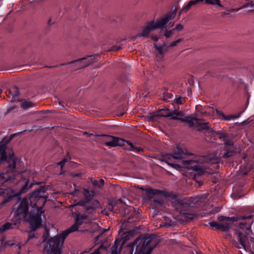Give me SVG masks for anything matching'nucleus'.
Instances as JSON below:
<instances>
[{"label":"nucleus","instance_id":"obj_1","mask_svg":"<svg viewBox=\"0 0 254 254\" xmlns=\"http://www.w3.org/2000/svg\"><path fill=\"white\" fill-rule=\"evenodd\" d=\"M7 163L6 173H0V196L4 199L0 203V209L15 197L27 191L34 184L24 177L25 172L19 170L21 160H0V164Z\"/></svg>","mask_w":254,"mask_h":254},{"label":"nucleus","instance_id":"obj_2","mask_svg":"<svg viewBox=\"0 0 254 254\" xmlns=\"http://www.w3.org/2000/svg\"><path fill=\"white\" fill-rule=\"evenodd\" d=\"M45 192V188L40 187L29 198H23L20 201L15 211L17 216L30 222L33 230H36L41 224L43 207L47 201Z\"/></svg>","mask_w":254,"mask_h":254},{"label":"nucleus","instance_id":"obj_3","mask_svg":"<svg viewBox=\"0 0 254 254\" xmlns=\"http://www.w3.org/2000/svg\"><path fill=\"white\" fill-rule=\"evenodd\" d=\"M218 220L222 223H219L217 230L223 232H227L232 223L237 222L238 227L248 233L251 230L252 224L254 223V215H243L236 217H228L223 216L218 217Z\"/></svg>","mask_w":254,"mask_h":254},{"label":"nucleus","instance_id":"obj_4","mask_svg":"<svg viewBox=\"0 0 254 254\" xmlns=\"http://www.w3.org/2000/svg\"><path fill=\"white\" fill-rule=\"evenodd\" d=\"M158 244L155 235L146 234L137 237L129 246L135 248L134 254H151Z\"/></svg>","mask_w":254,"mask_h":254},{"label":"nucleus","instance_id":"obj_5","mask_svg":"<svg viewBox=\"0 0 254 254\" xmlns=\"http://www.w3.org/2000/svg\"><path fill=\"white\" fill-rule=\"evenodd\" d=\"M165 161V162L172 168L177 170H181L182 168L186 169L188 170H192L195 173L193 175V180L201 186L203 182L199 177L207 173V168L203 166L200 165L197 162L194 161V160H181L182 161L181 164L175 163H170L171 160H160Z\"/></svg>","mask_w":254,"mask_h":254},{"label":"nucleus","instance_id":"obj_6","mask_svg":"<svg viewBox=\"0 0 254 254\" xmlns=\"http://www.w3.org/2000/svg\"><path fill=\"white\" fill-rule=\"evenodd\" d=\"M81 225L76 222L62 234L52 238L47 243L45 251L47 254H61V249L66 237L71 233L77 231Z\"/></svg>","mask_w":254,"mask_h":254},{"label":"nucleus","instance_id":"obj_7","mask_svg":"<svg viewBox=\"0 0 254 254\" xmlns=\"http://www.w3.org/2000/svg\"><path fill=\"white\" fill-rule=\"evenodd\" d=\"M139 189L143 191H145L146 198L150 202V205L151 208L154 209L153 214L158 215L159 209L164 204V197H170V193L166 191L151 188L144 189L142 187H140Z\"/></svg>","mask_w":254,"mask_h":254},{"label":"nucleus","instance_id":"obj_8","mask_svg":"<svg viewBox=\"0 0 254 254\" xmlns=\"http://www.w3.org/2000/svg\"><path fill=\"white\" fill-rule=\"evenodd\" d=\"M203 196L204 195L202 194L195 197H191L190 198L189 201L187 199H176L172 202V206L175 211L179 212L187 219V220H191L193 218V215L191 213L190 204H196L202 202V199L205 198V196Z\"/></svg>","mask_w":254,"mask_h":254},{"label":"nucleus","instance_id":"obj_9","mask_svg":"<svg viewBox=\"0 0 254 254\" xmlns=\"http://www.w3.org/2000/svg\"><path fill=\"white\" fill-rule=\"evenodd\" d=\"M83 195L84 198L83 199L80 200L77 203L74 205H71V207L74 206L78 205L83 207V209L85 210V211L88 213H93L95 211L96 207H97V205L87 206L86 204L90 202L93 198L95 192L93 190H89L87 189H84L83 191Z\"/></svg>","mask_w":254,"mask_h":254},{"label":"nucleus","instance_id":"obj_10","mask_svg":"<svg viewBox=\"0 0 254 254\" xmlns=\"http://www.w3.org/2000/svg\"><path fill=\"white\" fill-rule=\"evenodd\" d=\"M182 122L188 123L190 127L196 128L198 131L208 130L210 128L208 122H204L202 120L190 116L185 117L184 119H182Z\"/></svg>","mask_w":254,"mask_h":254},{"label":"nucleus","instance_id":"obj_11","mask_svg":"<svg viewBox=\"0 0 254 254\" xmlns=\"http://www.w3.org/2000/svg\"><path fill=\"white\" fill-rule=\"evenodd\" d=\"M97 56H90L75 60L69 62L68 64H73L75 70L83 68L93 64L97 61Z\"/></svg>","mask_w":254,"mask_h":254},{"label":"nucleus","instance_id":"obj_12","mask_svg":"<svg viewBox=\"0 0 254 254\" xmlns=\"http://www.w3.org/2000/svg\"><path fill=\"white\" fill-rule=\"evenodd\" d=\"M9 138H3L0 141V159H13L14 152L11 148H7V144L11 140Z\"/></svg>","mask_w":254,"mask_h":254},{"label":"nucleus","instance_id":"obj_13","mask_svg":"<svg viewBox=\"0 0 254 254\" xmlns=\"http://www.w3.org/2000/svg\"><path fill=\"white\" fill-rule=\"evenodd\" d=\"M157 115L160 117H169L171 119L180 120L181 122H182V119H184V118H181L184 116L183 112L177 110L171 112L169 109H163L158 111Z\"/></svg>","mask_w":254,"mask_h":254},{"label":"nucleus","instance_id":"obj_14","mask_svg":"<svg viewBox=\"0 0 254 254\" xmlns=\"http://www.w3.org/2000/svg\"><path fill=\"white\" fill-rule=\"evenodd\" d=\"M173 159H182L183 158L192 157L196 158L197 156L186 149H182L177 146L173 149V155H170Z\"/></svg>","mask_w":254,"mask_h":254},{"label":"nucleus","instance_id":"obj_15","mask_svg":"<svg viewBox=\"0 0 254 254\" xmlns=\"http://www.w3.org/2000/svg\"><path fill=\"white\" fill-rule=\"evenodd\" d=\"M159 28L161 27L157 21L155 22L154 21H151L146 23V26L142 28V32L138 34L137 36L139 37H148L151 31Z\"/></svg>","mask_w":254,"mask_h":254},{"label":"nucleus","instance_id":"obj_16","mask_svg":"<svg viewBox=\"0 0 254 254\" xmlns=\"http://www.w3.org/2000/svg\"><path fill=\"white\" fill-rule=\"evenodd\" d=\"M95 136H107L111 139V140L107 141L105 143V145L110 147H115L117 146H122L124 145L125 140L117 137L106 134H95Z\"/></svg>","mask_w":254,"mask_h":254},{"label":"nucleus","instance_id":"obj_17","mask_svg":"<svg viewBox=\"0 0 254 254\" xmlns=\"http://www.w3.org/2000/svg\"><path fill=\"white\" fill-rule=\"evenodd\" d=\"M244 163L240 167V171L243 176L248 175L254 169L251 160H243Z\"/></svg>","mask_w":254,"mask_h":254},{"label":"nucleus","instance_id":"obj_18","mask_svg":"<svg viewBox=\"0 0 254 254\" xmlns=\"http://www.w3.org/2000/svg\"><path fill=\"white\" fill-rule=\"evenodd\" d=\"M176 15V10L172 11L166 14V15L159 20H157L161 28H163L168 21L174 19Z\"/></svg>","mask_w":254,"mask_h":254},{"label":"nucleus","instance_id":"obj_19","mask_svg":"<svg viewBox=\"0 0 254 254\" xmlns=\"http://www.w3.org/2000/svg\"><path fill=\"white\" fill-rule=\"evenodd\" d=\"M73 214L75 216V222H76L77 224L82 225L84 220L87 218L89 213L86 212L85 210L84 209V213L83 214L80 213L78 211H75Z\"/></svg>","mask_w":254,"mask_h":254},{"label":"nucleus","instance_id":"obj_20","mask_svg":"<svg viewBox=\"0 0 254 254\" xmlns=\"http://www.w3.org/2000/svg\"><path fill=\"white\" fill-rule=\"evenodd\" d=\"M243 187H238L237 186H234L233 188V192L231 194V196L233 198L238 199L243 196L245 192L243 191Z\"/></svg>","mask_w":254,"mask_h":254},{"label":"nucleus","instance_id":"obj_21","mask_svg":"<svg viewBox=\"0 0 254 254\" xmlns=\"http://www.w3.org/2000/svg\"><path fill=\"white\" fill-rule=\"evenodd\" d=\"M15 226V223H12L9 222H7L3 224L1 227H0V234L3 233L7 230L13 229Z\"/></svg>","mask_w":254,"mask_h":254},{"label":"nucleus","instance_id":"obj_22","mask_svg":"<svg viewBox=\"0 0 254 254\" xmlns=\"http://www.w3.org/2000/svg\"><path fill=\"white\" fill-rule=\"evenodd\" d=\"M6 94L9 97H11L12 98H13L17 97L19 94V89L16 86L12 87L7 90L6 91Z\"/></svg>","mask_w":254,"mask_h":254},{"label":"nucleus","instance_id":"obj_23","mask_svg":"<svg viewBox=\"0 0 254 254\" xmlns=\"http://www.w3.org/2000/svg\"><path fill=\"white\" fill-rule=\"evenodd\" d=\"M204 0H191L189 1L187 5H186L182 10V11H184L185 12H187L189 10L191 7L194 5H196L199 2H201L203 1Z\"/></svg>","mask_w":254,"mask_h":254},{"label":"nucleus","instance_id":"obj_24","mask_svg":"<svg viewBox=\"0 0 254 254\" xmlns=\"http://www.w3.org/2000/svg\"><path fill=\"white\" fill-rule=\"evenodd\" d=\"M49 236H49V232L47 231L44 234V235L42 237V238H43L42 243L44 246V248L43 249L44 254H47V252H46L44 250H45V248L47 244V243L52 238V237H51V238L49 239Z\"/></svg>","mask_w":254,"mask_h":254},{"label":"nucleus","instance_id":"obj_25","mask_svg":"<svg viewBox=\"0 0 254 254\" xmlns=\"http://www.w3.org/2000/svg\"><path fill=\"white\" fill-rule=\"evenodd\" d=\"M238 238L241 245L244 248H245L246 244L248 241L247 237L243 233H239Z\"/></svg>","mask_w":254,"mask_h":254},{"label":"nucleus","instance_id":"obj_26","mask_svg":"<svg viewBox=\"0 0 254 254\" xmlns=\"http://www.w3.org/2000/svg\"><path fill=\"white\" fill-rule=\"evenodd\" d=\"M92 185L98 188H102L104 185V180L102 179L99 180H94L92 181Z\"/></svg>","mask_w":254,"mask_h":254},{"label":"nucleus","instance_id":"obj_27","mask_svg":"<svg viewBox=\"0 0 254 254\" xmlns=\"http://www.w3.org/2000/svg\"><path fill=\"white\" fill-rule=\"evenodd\" d=\"M127 142L130 146V149L131 150L137 153H141L142 152V148L141 147L135 146L133 143L128 141H127Z\"/></svg>","mask_w":254,"mask_h":254},{"label":"nucleus","instance_id":"obj_28","mask_svg":"<svg viewBox=\"0 0 254 254\" xmlns=\"http://www.w3.org/2000/svg\"><path fill=\"white\" fill-rule=\"evenodd\" d=\"M35 104L30 101H25L22 103L21 107L24 109H27L29 108H31L35 106Z\"/></svg>","mask_w":254,"mask_h":254},{"label":"nucleus","instance_id":"obj_29","mask_svg":"<svg viewBox=\"0 0 254 254\" xmlns=\"http://www.w3.org/2000/svg\"><path fill=\"white\" fill-rule=\"evenodd\" d=\"M124 244V242H123L121 245L119 247V249H115L111 248L110 250V253L111 254H121V252L122 250V245Z\"/></svg>","mask_w":254,"mask_h":254},{"label":"nucleus","instance_id":"obj_30","mask_svg":"<svg viewBox=\"0 0 254 254\" xmlns=\"http://www.w3.org/2000/svg\"><path fill=\"white\" fill-rule=\"evenodd\" d=\"M154 47L156 48V49L159 52V53L161 55L163 54L165 52L168 51V47L164 48L162 47H158L155 44L154 45Z\"/></svg>","mask_w":254,"mask_h":254},{"label":"nucleus","instance_id":"obj_31","mask_svg":"<svg viewBox=\"0 0 254 254\" xmlns=\"http://www.w3.org/2000/svg\"><path fill=\"white\" fill-rule=\"evenodd\" d=\"M223 140L224 141V144L226 146H233L234 145V142L232 140L229 139L228 138H225V137H224Z\"/></svg>","mask_w":254,"mask_h":254},{"label":"nucleus","instance_id":"obj_32","mask_svg":"<svg viewBox=\"0 0 254 254\" xmlns=\"http://www.w3.org/2000/svg\"><path fill=\"white\" fill-rule=\"evenodd\" d=\"M122 49V47L120 45H116L112 46L111 49L109 50V51L117 52Z\"/></svg>","mask_w":254,"mask_h":254},{"label":"nucleus","instance_id":"obj_33","mask_svg":"<svg viewBox=\"0 0 254 254\" xmlns=\"http://www.w3.org/2000/svg\"><path fill=\"white\" fill-rule=\"evenodd\" d=\"M68 160H62V161L58 163V165H60L61 167V174H63L64 172V171H63V168L64 166L65 163L67 162Z\"/></svg>","mask_w":254,"mask_h":254},{"label":"nucleus","instance_id":"obj_34","mask_svg":"<svg viewBox=\"0 0 254 254\" xmlns=\"http://www.w3.org/2000/svg\"><path fill=\"white\" fill-rule=\"evenodd\" d=\"M121 244V241H118V240H116L114 242V245L112 246V247L111 248L115 249H119V246Z\"/></svg>","mask_w":254,"mask_h":254},{"label":"nucleus","instance_id":"obj_35","mask_svg":"<svg viewBox=\"0 0 254 254\" xmlns=\"http://www.w3.org/2000/svg\"><path fill=\"white\" fill-rule=\"evenodd\" d=\"M185 102V99L182 97H179L176 98V102L178 104H183Z\"/></svg>","mask_w":254,"mask_h":254},{"label":"nucleus","instance_id":"obj_36","mask_svg":"<svg viewBox=\"0 0 254 254\" xmlns=\"http://www.w3.org/2000/svg\"><path fill=\"white\" fill-rule=\"evenodd\" d=\"M238 117H239V116H234V115H228V116L224 115V117H223V119L225 120L229 121V120H231L232 119H235V118H237Z\"/></svg>","mask_w":254,"mask_h":254},{"label":"nucleus","instance_id":"obj_37","mask_svg":"<svg viewBox=\"0 0 254 254\" xmlns=\"http://www.w3.org/2000/svg\"><path fill=\"white\" fill-rule=\"evenodd\" d=\"M175 30V29H173L169 31H167L165 33V36L167 38H170L173 34V32Z\"/></svg>","mask_w":254,"mask_h":254},{"label":"nucleus","instance_id":"obj_38","mask_svg":"<svg viewBox=\"0 0 254 254\" xmlns=\"http://www.w3.org/2000/svg\"><path fill=\"white\" fill-rule=\"evenodd\" d=\"M183 39L180 38L178 40H177L175 41L172 42L171 43H170L169 47H174L177 45V44L179 43L181 41H182Z\"/></svg>","mask_w":254,"mask_h":254},{"label":"nucleus","instance_id":"obj_39","mask_svg":"<svg viewBox=\"0 0 254 254\" xmlns=\"http://www.w3.org/2000/svg\"><path fill=\"white\" fill-rule=\"evenodd\" d=\"M218 223L217 222L213 221L209 222V225L212 228H215L216 229H217Z\"/></svg>","mask_w":254,"mask_h":254},{"label":"nucleus","instance_id":"obj_40","mask_svg":"<svg viewBox=\"0 0 254 254\" xmlns=\"http://www.w3.org/2000/svg\"><path fill=\"white\" fill-rule=\"evenodd\" d=\"M172 97V95L170 94H167L163 96V100L165 101H169V99H171Z\"/></svg>","mask_w":254,"mask_h":254},{"label":"nucleus","instance_id":"obj_41","mask_svg":"<svg viewBox=\"0 0 254 254\" xmlns=\"http://www.w3.org/2000/svg\"><path fill=\"white\" fill-rule=\"evenodd\" d=\"M212 5L217 4L218 6L221 7H224V6L220 3L219 0H213Z\"/></svg>","mask_w":254,"mask_h":254},{"label":"nucleus","instance_id":"obj_42","mask_svg":"<svg viewBox=\"0 0 254 254\" xmlns=\"http://www.w3.org/2000/svg\"><path fill=\"white\" fill-rule=\"evenodd\" d=\"M184 28V26L181 24H178L176 25V27H175V30H177V31H181L182 30H183Z\"/></svg>","mask_w":254,"mask_h":254},{"label":"nucleus","instance_id":"obj_43","mask_svg":"<svg viewBox=\"0 0 254 254\" xmlns=\"http://www.w3.org/2000/svg\"><path fill=\"white\" fill-rule=\"evenodd\" d=\"M233 152H228L225 153L223 155V157L225 158H228L232 157L233 155Z\"/></svg>","mask_w":254,"mask_h":254},{"label":"nucleus","instance_id":"obj_44","mask_svg":"<svg viewBox=\"0 0 254 254\" xmlns=\"http://www.w3.org/2000/svg\"><path fill=\"white\" fill-rule=\"evenodd\" d=\"M127 249L129 252V254H133L134 251V248L133 247H130L129 244L127 245Z\"/></svg>","mask_w":254,"mask_h":254},{"label":"nucleus","instance_id":"obj_45","mask_svg":"<svg viewBox=\"0 0 254 254\" xmlns=\"http://www.w3.org/2000/svg\"><path fill=\"white\" fill-rule=\"evenodd\" d=\"M216 111V114H217L218 115H219V116H222V117L223 118V117H224V116L225 115L224 114V113H223L222 112H221V111H218V110H216V111Z\"/></svg>","mask_w":254,"mask_h":254},{"label":"nucleus","instance_id":"obj_46","mask_svg":"<svg viewBox=\"0 0 254 254\" xmlns=\"http://www.w3.org/2000/svg\"><path fill=\"white\" fill-rule=\"evenodd\" d=\"M174 225V223H172L171 221H170L169 223H166L165 226L166 227H171L173 226Z\"/></svg>","mask_w":254,"mask_h":254},{"label":"nucleus","instance_id":"obj_47","mask_svg":"<svg viewBox=\"0 0 254 254\" xmlns=\"http://www.w3.org/2000/svg\"><path fill=\"white\" fill-rule=\"evenodd\" d=\"M151 38L155 42H157L159 39V38L157 36H151Z\"/></svg>","mask_w":254,"mask_h":254},{"label":"nucleus","instance_id":"obj_48","mask_svg":"<svg viewBox=\"0 0 254 254\" xmlns=\"http://www.w3.org/2000/svg\"><path fill=\"white\" fill-rule=\"evenodd\" d=\"M239 9H240V8H237V9L231 8V9H228V11L229 12H233L237 11H238Z\"/></svg>","mask_w":254,"mask_h":254},{"label":"nucleus","instance_id":"obj_49","mask_svg":"<svg viewBox=\"0 0 254 254\" xmlns=\"http://www.w3.org/2000/svg\"><path fill=\"white\" fill-rule=\"evenodd\" d=\"M205 2L206 4H211V5H212V3H213V0H205Z\"/></svg>","mask_w":254,"mask_h":254},{"label":"nucleus","instance_id":"obj_50","mask_svg":"<svg viewBox=\"0 0 254 254\" xmlns=\"http://www.w3.org/2000/svg\"><path fill=\"white\" fill-rule=\"evenodd\" d=\"M83 135H86L87 137H90L92 135H93V134L92 133H88L86 131H84L83 132Z\"/></svg>","mask_w":254,"mask_h":254},{"label":"nucleus","instance_id":"obj_51","mask_svg":"<svg viewBox=\"0 0 254 254\" xmlns=\"http://www.w3.org/2000/svg\"><path fill=\"white\" fill-rule=\"evenodd\" d=\"M35 237V234H32V233H30L29 234V236H28V239L30 240V239H31Z\"/></svg>","mask_w":254,"mask_h":254},{"label":"nucleus","instance_id":"obj_52","mask_svg":"<svg viewBox=\"0 0 254 254\" xmlns=\"http://www.w3.org/2000/svg\"><path fill=\"white\" fill-rule=\"evenodd\" d=\"M102 234H100L98 235V236H96L95 237V241H97L99 239V237L102 236Z\"/></svg>","mask_w":254,"mask_h":254},{"label":"nucleus","instance_id":"obj_53","mask_svg":"<svg viewBox=\"0 0 254 254\" xmlns=\"http://www.w3.org/2000/svg\"><path fill=\"white\" fill-rule=\"evenodd\" d=\"M220 207H216V208H215L214 211H215V212L217 213L219 211H220Z\"/></svg>","mask_w":254,"mask_h":254},{"label":"nucleus","instance_id":"obj_54","mask_svg":"<svg viewBox=\"0 0 254 254\" xmlns=\"http://www.w3.org/2000/svg\"><path fill=\"white\" fill-rule=\"evenodd\" d=\"M208 109L210 110H212V115H213L215 111H214V109L213 108H211V107H209Z\"/></svg>","mask_w":254,"mask_h":254},{"label":"nucleus","instance_id":"obj_55","mask_svg":"<svg viewBox=\"0 0 254 254\" xmlns=\"http://www.w3.org/2000/svg\"><path fill=\"white\" fill-rule=\"evenodd\" d=\"M249 5H250V3H248L246 4H245V5H244L243 7H247V6H248Z\"/></svg>","mask_w":254,"mask_h":254},{"label":"nucleus","instance_id":"obj_56","mask_svg":"<svg viewBox=\"0 0 254 254\" xmlns=\"http://www.w3.org/2000/svg\"><path fill=\"white\" fill-rule=\"evenodd\" d=\"M127 207H128V208L129 209V210H131L134 209V208H133V207H130V206H127Z\"/></svg>","mask_w":254,"mask_h":254},{"label":"nucleus","instance_id":"obj_57","mask_svg":"<svg viewBox=\"0 0 254 254\" xmlns=\"http://www.w3.org/2000/svg\"><path fill=\"white\" fill-rule=\"evenodd\" d=\"M249 3H250V5H251V6H253V5H254V3L253 2V1H251Z\"/></svg>","mask_w":254,"mask_h":254},{"label":"nucleus","instance_id":"obj_58","mask_svg":"<svg viewBox=\"0 0 254 254\" xmlns=\"http://www.w3.org/2000/svg\"><path fill=\"white\" fill-rule=\"evenodd\" d=\"M57 67V65L48 66L49 68H53V67Z\"/></svg>","mask_w":254,"mask_h":254},{"label":"nucleus","instance_id":"obj_59","mask_svg":"<svg viewBox=\"0 0 254 254\" xmlns=\"http://www.w3.org/2000/svg\"><path fill=\"white\" fill-rule=\"evenodd\" d=\"M176 197V195H174L173 197V198L175 199Z\"/></svg>","mask_w":254,"mask_h":254},{"label":"nucleus","instance_id":"obj_60","mask_svg":"<svg viewBox=\"0 0 254 254\" xmlns=\"http://www.w3.org/2000/svg\"><path fill=\"white\" fill-rule=\"evenodd\" d=\"M169 24H171V27L173 26L174 25V23L171 24V23H169Z\"/></svg>","mask_w":254,"mask_h":254},{"label":"nucleus","instance_id":"obj_61","mask_svg":"<svg viewBox=\"0 0 254 254\" xmlns=\"http://www.w3.org/2000/svg\"><path fill=\"white\" fill-rule=\"evenodd\" d=\"M169 24H171V27L173 26L174 25V23L171 24V23H169Z\"/></svg>","mask_w":254,"mask_h":254},{"label":"nucleus","instance_id":"obj_62","mask_svg":"<svg viewBox=\"0 0 254 254\" xmlns=\"http://www.w3.org/2000/svg\"><path fill=\"white\" fill-rule=\"evenodd\" d=\"M75 193H76V191H75L74 192H73L72 193L73 195H74V194Z\"/></svg>","mask_w":254,"mask_h":254},{"label":"nucleus","instance_id":"obj_63","mask_svg":"<svg viewBox=\"0 0 254 254\" xmlns=\"http://www.w3.org/2000/svg\"><path fill=\"white\" fill-rule=\"evenodd\" d=\"M65 65V64H61V65Z\"/></svg>","mask_w":254,"mask_h":254},{"label":"nucleus","instance_id":"obj_64","mask_svg":"<svg viewBox=\"0 0 254 254\" xmlns=\"http://www.w3.org/2000/svg\"><path fill=\"white\" fill-rule=\"evenodd\" d=\"M216 162L217 163H220V161H217V162Z\"/></svg>","mask_w":254,"mask_h":254}]
</instances>
